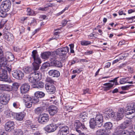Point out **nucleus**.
<instances>
[{"instance_id": "32", "label": "nucleus", "mask_w": 135, "mask_h": 135, "mask_svg": "<svg viewBox=\"0 0 135 135\" xmlns=\"http://www.w3.org/2000/svg\"><path fill=\"white\" fill-rule=\"evenodd\" d=\"M124 111L122 109H120L118 111V113L117 119V120H119L122 119L123 117Z\"/></svg>"}, {"instance_id": "41", "label": "nucleus", "mask_w": 135, "mask_h": 135, "mask_svg": "<svg viewBox=\"0 0 135 135\" xmlns=\"http://www.w3.org/2000/svg\"><path fill=\"white\" fill-rule=\"evenodd\" d=\"M0 81L6 82H10L11 80L8 76H0Z\"/></svg>"}, {"instance_id": "37", "label": "nucleus", "mask_w": 135, "mask_h": 135, "mask_svg": "<svg viewBox=\"0 0 135 135\" xmlns=\"http://www.w3.org/2000/svg\"><path fill=\"white\" fill-rule=\"evenodd\" d=\"M4 37L6 39L9 41H12L14 38L13 35L10 33L6 35Z\"/></svg>"}, {"instance_id": "8", "label": "nucleus", "mask_w": 135, "mask_h": 135, "mask_svg": "<svg viewBox=\"0 0 135 135\" xmlns=\"http://www.w3.org/2000/svg\"><path fill=\"white\" fill-rule=\"evenodd\" d=\"M14 123L13 121H9L7 122L5 125L6 131L8 132L12 131L14 129Z\"/></svg>"}, {"instance_id": "56", "label": "nucleus", "mask_w": 135, "mask_h": 135, "mask_svg": "<svg viewBox=\"0 0 135 135\" xmlns=\"http://www.w3.org/2000/svg\"><path fill=\"white\" fill-rule=\"evenodd\" d=\"M70 49V52L71 53H74V52L73 50L74 47V45L73 44H71L69 45Z\"/></svg>"}, {"instance_id": "28", "label": "nucleus", "mask_w": 135, "mask_h": 135, "mask_svg": "<svg viewBox=\"0 0 135 135\" xmlns=\"http://www.w3.org/2000/svg\"><path fill=\"white\" fill-rule=\"evenodd\" d=\"M87 113L86 112H83L80 113L79 115H78L77 117L80 120L83 121V120L87 118Z\"/></svg>"}, {"instance_id": "61", "label": "nucleus", "mask_w": 135, "mask_h": 135, "mask_svg": "<svg viewBox=\"0 0 135 135\" xmlns=\"http://www.w3.org/2000/svg\"><path fill=\"white\" fill-rule=\"evenodd\" d=\"M68 21L65 20H63L61 22L62 26H64L66 25Z\"/></svg>"}, {"instance_id": "19", "label": "nucleus", "mask_w": 135, "mask_h": 135, "mask_svg": "<svg viewBox=\"0 0 135 135\" xmlns=\"http://www.w3.org/2000/svg\"><path fill=\"white\" fill-rule=\"evenodd\" d=\"M16 114V113L13 112L10 110L8 109L5 111L4 115L6 118H15Z\"/></svg>"}, {"instance_id": "43", "label": "nucleus", "mask_w": 135, "mask_h": 135, "mask_svg": "<svg viewBox=\"0 0 135 135\" xmlns=\"http://www.w3.org/2000/svg\"><path fill=\"white\" fill-rule=\"evenodd\" d=\"M7 11L3 10L2 9H1V10L0 11V17H6L7 15L6 12Z\"/></svg>"}, {"instance_id": "53", "label": "nucleus", "mask_w": 135, "mask_h": 135, "mask_svg": "<svg viewBox=\"0 0 135 135\" xmlns=\"http://www.w3.org/2000/svg\"><path fill=\"white\" fill-rule=\"evenodd\" d=\"M7 21V20L4 19H2L1 20V22H0V23L2 28L3 27Z\"/></svg>"}, {"instance_id": "22", "label": "nucleus", "mask_w": 135, "mask_h": 135, "mask_svg": "<svg viewBox=\"0 0 135 135\" xmlns=\"http://www.w3.org/2000/svg\"><path fill=\"white\" fill-rule=\"evenodd\" d=\"M42 76H30L28 78L30 82L32 83H34L39 81L41 79Z\"/></svg>"}, {"instance_id": "4", "label": "nucleus", "mask_w": 135, "mask_h": 135, "mask_svg": "<svg viewBox=\"0 0 135 135\" xmlns=\"http://www.w3.org/2000/svg\"><path fill=\"white\" fill-rule=\"evenodd\" d=\"M58 127L57 124H51L46 126L44 128V130L48 133L53 132L56 131Z\"/></svg>"}, {"instance_id": "48", "label": "nucleus", "mask_w": 135, "mask_h": 135, "mask_svg": "<svg viewBox=\"0 0 135 135\" xmlns=\"http://www.w3.org/2000/svg\"><path fill=\"white\" fill-rule=\"evenodd\" d=\"M133 85H127L125 86H122L121 87V89L122 90H128L132 86H133Z\"/></svg>"}, {"instance_id": "17", "label": "nucleus", "mask_w": 135, "mask_h": 135, "mask_svg": "<svg viewBox=\"0 0 135 135\" xmlns=\"http://www.w3.org/2000/svg\"><path fill=\"white\" fill-rule=\"evenodd\" d=\"M58 109L57 107L54 105H51L49 107V112L51 115H53L58 112Z\"/></svg>"}, {"instance_id": "59", "label": "nucleus", "mask_w": 135, "mask_h": 135, "mask_svg": "<svg viewBox=\"0 0 135 135\" xmlns=\"http://www.w3.org/2000/svg\"><path fill=\"white\" fill-rule=\"evenodd\" d=\"M36 20L35 19H32L30 23V25H35L36 24Z\"/></svg>"}, {"instance_id": "49", "label": "nucleus", "mask_w": 135, "mask_h": 135, "mask_svg": "<svg viewBox=\"0 0 135 135\" xmlns=\"http://www.w3.org/2000/svg\"><path fill=\"white\" fill-rule=\"evenodd\" d=\"M128 78H122L120 80V83L121 84H124L125 83L127 82V81L128 80Z\"/></svg>"}, {"instance_id": "47", "label": "nucleus", "mask_w": 135, "mask_h": 135, "mask_svg": "<svg viewBox=\"0 0 135 135\" xmlns=\"http://www.w3.org/2000/svg\"><path fill=\"white\" fill-rule=\"evenodd\" d=\"M46 81L48 82L47 83H54V81L49 76H47L45 80Z\"/></svg>"}, {"instance_id": "24", "label": "nucleus", "mask_w": 135, "mask_h": 135, "mask_svg": "<svg viewBox=\"0 0 135 135\" xmlns=\"http://www.w3.org/2000/svg\"><path fill=\"white\" fill-rule=\"evenodd\" d=\"M119 134L121 133V135H135L134 132H131L127 130H122L121 131H117Z\"/></svg>"}, {"instance_id": "36", "label": "nucleus", "mask_w": 135, "mask_h": 135, "mask_svg": "<svg viewBox=\"0 0 135 135\" xmlns=\"http://www.w3.org/2000/svg\"><path fill=\"white\" fill-rule=\"evenodd\" d=\"M113 126L112 123L110 122L106 123L104 125V127L106 129H111Z\"/></svg>"}, {"instance_id": "3", "label": "nucleus", "mask_w": 135, "mask_h": 135, "mask_svg": "<svg viewBox=\"0 0 135 135\" xmlns=\"http://www.w3.org/2000/svg\"><path fill=\"white\" fill-rule=\"evenodd\" d=\"M132 121L129 119L125 120L119 126H118L116 129V131H121L125 128L131 126Z\"/></svg>"}, {"instance_id": "39", "label": "nucleus", "mask_w": 135, "mask_h": 135, "mask_svg": "<svg viewBox=\"0 0 135 135\" xmlns=\"http://www.w3.org/2000/svg\"><path fill=\"white\" fill-rule=\"evenodd\" d=\"M32 100L31 98L28 94L24 95L23 97V100L24 102H31Z\"/></svg>"}, {"instance_id": "63", "label": "nucleus", "mask_w": 135, "mask_h": 135, "mask_svg": "<svg viewBox=\"0 0 135 135\" xmlns=\"http://www.w3.org/2000/svg\"><path fill=\"white\" fill-rule=\"evenodd\" d=\"M3 69L5 70L7 69L9 72L11 70V69L9 67H8V65H7L5 67H4Z\"/></svg>"}, {"instance_id": "62", "label": "nucleus", "mask_w": 135, "mask_h": 135, "mask_svg": "<svg viewBox=\"0 0 135 135\" xmlns=\"http://www.w3.org/2000/svg\"><path fill=\"white\" fill-rule=\"evenodd\" d=\"M20 33L24 32L25 31V28L22 26H21L20 28Z\"/></svg>"}, {"instance_id": "23", "label": "nucleus", "mask_w": 135, "mask_h": 135, "mask_svg": "<svg viewBox=\"0 0 135 135\" xmlns=\"http://www.w3.org/2000/svg\"><path fill=\"white\" fill-rule=\"evenodd\" d=\"M4 58L9 61H12L14 59V55L11 53L8 52L6 53Z\"/></svg>"}, {"instance_id": "12", "label": "nucleus", "mask_w": 135, "mask_h": 135, "mask_svg": "<svg viewBox=\"0 0 135 135\" xmlns=\"http://www.w3.org/2000/svg\"><path fill=\"white\" fill-rule=\"evenodd\" d=\"M50 65L52 66H55L58 67H61L62 66L61 62L55 58H51L50 59Z\"/></svg>"}, {"instance_id": "42", "label": "nucleus", "mask_w": 135, "mask_h": 135, "mask_svg": "<svg viewBox=\"0 0 135 135\" xmlns=\"http://www.w3.org/2000/svg\"><path fill=\"white\" fill-rule=\"evenodd\" d=\"M27 15L29 16H32L35 15L34 11L30 8H27Z\"/></svg>"}, {"instance_id": "18", "label": "nucleus", "mask_w": 135, "mask_h": 135, "mask_svg": "<svg viewBox=\"0 0 135 135\" xmlns=\"http://www.w3.org/2000/svg\"><path fill=\"white\" fill-rule=\"evenodd\" d=\"M30 88V85L28 84H23L21 87V92L22 94L26 93L28 91Z\"/></svg>"}, {"instance_id": "14", "label": "nucleus", "mask_w": 135, "mask_h": 135, "mask_svg": "<svg viewBox=\"0 0 135 135\" xmlns=\"http://www.w3.org/2000/svg\"><path fill=\"white\" fill-rule=\"evenodd\" d=\"M97 123V127H100L103 124V118L101 114H97L95 117V120Z\"/></svg>"}, {"instance_id": "20", "label": "nucleus", "mask_w": 135, "mask_h": 135, "mask_svg": "<svg viewBox=\"0 0 135 135\" xmlns=\"http://www.w3.org/2000/svg\"><path fill=\"white\" fill-rule=\"evenodd\" d=\"M16 113V119L20 121H21L23 120L25 115V113L24 112Z\"/></svg>"}, {"instance_id": "30", "label": "nucleus", "mask_w": 135, "mask_h": 135, "mask_svg": "<svg viewBox=\"0 0 135 135\" xmlns=\"http://www.w3.org/2000/svg\"><path fill=\"white\" fill-rule=\"evenodd\" d=\"M19 86L18 84L17 83H13L12 86L9 85L10 91L13 90L16 91Z\"/></svg>"}, {"instance_id": "34", "label": "nucleus", "mask_w": 135, "mask_h": 135, "mask_svg": "<svg viewBox=\"0 0 135 135\" xmlns=\"http://www.w3.org/2000/svg\"><path fill=\"white\" fill-rule=\"evenodd\" d=\"M49 74L50 76H59L60 73L57 70H51L49 72Z\"/></svg>"}, {"instance_id": "60", "label": "nucleus", "mask_w": 135, "mask_h": 135, "mask_svg": "<svg viewBox=\"0 0 135 135\" xmlns=\"http://www.w3.org/2000/svg\"><path fill=\"white\" fill-rule=\"evenodd\" d=\"M37 127V126L36 125H33V124L32 123L31 125L30 128L31 129L33 130H35V128Z\"/></svg>"}, {"instance_id": "55", "label": "nucleus", "mask_w": 135, "mask_h": 135, "mask_svg": "<svg viewBox=\"0 0 135 135\" xmlns=\"http://www.w3.org/2000/svg\"><path fill=\"white\" fill-rule=\"evenodd\" d=\"M13 106L15 108H18L19 107L18 103L17 102H15L13 103Z\"/></svg>"}, {"instance_id": "13", "label": "nucleus", "mask_w": 135, "mask_h": 135, "mask_svg": "<svg viewBox=\"0 0 135 135\" xmlns=\"http://www.w3.org/2000/svg\"><path fill=\"white\" fill-rule=\"evenodd\" d=\"M33 69L34 70L33 72H32L31 74V75H37L38 76H41V73L39 71H36L38 70L40 67V64H37L33 62Z\"/></svg>"}, {"instance_id": "5", "label": "nucleus", "mask_w": 135, "mask_h": 135, "mask_svg": "<svg viewBox=\"0 0 135 135\" xmlns=\"http://www.w3.org/2000/svg\"><path fill=\"white\" fill-rule=\"evenodd\" d=\"M11 5V3L9 0H6L2 2L1 7L3 10L8 11L10 9Z\"/></svg>"}, {"instance_id": "40", "label": "nucleus", "mask_w": 135, "mask_h": 135, "mask_svg": "<svg viewBox=\"0 0 135 135\" xmlns=\"http://www.w3.org/2000/svg\"><path fill=\"white\" fill-rule=\"evenodd\" d=\"M45 95L44 93L42 91H37L35 93V95L38 98L43 97Z\"/></svg>"}, {"instance_id": "33", "label": "nucleus", "mask_w": 135, "mask_h": 135, "mask_svg": "<svg viewBox=\"0 0 135 135\" xmlns=\"http://www.w3.org/2000/svg\"><path fill=\"white\" fill-rule=\"evenodd\" d=\"M12 74L13 76H23L24 75L22 71L18 70L14 71Z\"/></svg>"}, {"instance_id": "54", "label": "nucleus", "mask_w": 135, "mask_h": 135, "mask_svg": "<svg viewBox=\"0 0 135 135\" xmlns=\"http://www.w3.org/2000/svg\"><path fill=\"white\" fill-rule=\"evenodd\" d=\"M82 71V69L81 68L79 69H76V70H73V74L79 73L81 71Z\"/></svg>"}, {"instance_id": "2", "label": "nucleus", "mask_w": 135, "mask_h": 135, "mask_svg": "<svg viewBox=\"0 0 135 135\" xmlns=\"http://www.w3.org/2000/svg\"><path fill=\"white\" fill-rule=\"evenodd\" d=\"M74 126L76 131L77 132H80L81 131L86 130V128L84 123H81L78 120H75L74 123Z\"/></svg>"}, {"instance_id": "10", "label": "nucleus", "mask_w": 135, "mask_h": 135, "mask_svg": "<svg viewBox=\"0 0 135 135\" xmlns=\"http://www.w3.org/2000/svg\"><path fill=\"white\" fill-rule=\"evenodd\" d=\"M45 88L47 91L50 93H54L55 91V87L52 84L46 83L45 85Z\"/></svg>"}, {"instance_id": "52", "label": "nucleus", "mask_w": 135, "mask_h": 135, "mask_svg": "<svg viewBox=\"0 0 135 135\" xmlns=\"http://www.w3.org/2000/svg\"><path fill=\"white\" fill-rule=\"evenodd\" d=\"M37 97L35 96L33 99V100H31L32 102H33V103H36L38 102L39 101V99Z\"/></svg>"}, {"instance_id": "21", "label": "nucleus", "mask_w": 135, "mask_h": 135, "mask_svg": "<svg viewBox=\"0 0 135 135\" xmlns=\"http://www.w3.org/2000/svg\"><path fill=\"white\" fill-rule=\"evenodd\" d=\"M7 60L4 57H0V67L1 69L5 67L7 65Z\"/></svg>"}, {"instance_id": "1", "label": "nucleus", "mask_w": 135, "mask_h": 135, "mask_svg": "<svg viewBox=\"0 0 135 135\" xmlns=\"http://www.w3.org/2000/svg\"><path fill=\"white\" fill-rule=\"evenodd\" d=\"M60 129L57 135H67L69 133V129L68 127L64 125L62 123H58L57 124Z\"/></svg>"}, {"instance_id": "57", "label": "nucleus", "mask_w": 135, "mask_h": 135, "mask_svg": "<svg viewBox=\"0 0 135 135\" xmlns=\"http://www.w3.org/2000/svg\"><path fill=\"white\" fill-rule=\"evenodd\" d=\"M90 91L88 88H86L83 90L84 94H85L86 93L90 94Z\"/></svg>"}, {"instance_id": "38", "label": "nucleus", "mask_w": 135, "mask_h": 135, "mask_svg": "<svg viewBox=\"0 0 135 135\" xmlns=\"http://www.w3.org/2000/svg\"><path fill=\"white\" fill-rule=\"evenodd\" d=\"M104 85L107 86L104 88V90L107 91L111 89L114 86V84L107 83L104 84Z\"/></svg>"}, {"instance_id": "50", "label": "nucleus", "mask_w": 135, "mask_h": 135, "mask_svg": "<svg viewBox=\"0 0 135 135\" xmlns=\"http://www.w3.org/2000/svg\"><path fill=\"white\" fill-rule=\"evenodd\" d=\"M25 105L26 107L29 108L31 107L32 104V101L25 102Z\"/></svg>"}, {"instance_id": "35", "label": "nucleus", "mask_w": 135, "mask_h": 135, "mask_svg": "<svg viewBox=\"0 0 135 135\" xmlns=\"http://www.w3.org/2000/svg\"><path fill=\"white\" fill-rule=\"evenodd\" d=\"M51 55V53L50 52H45L41 54L42 58L46 59L48 58Z\"/></svg>"}, {"instance_id": "29", "label": "nucleus", "mask_w": 135, "mask_h": 135, "mask_svg": "<svg viewBox=\"0 0 135 135\" xmlns=\"http://www.w3.org/2000/svg\"><path fill=\"white\" fill-rule=\"evenodd\" d=\"M97 122L94 118L91 119L90 121V127L92 129L95 128V127H97Z\"/></svg>"}, {"instance_id": "9", "label": "nucleus", "mask_w": 135, "mask_h": 135, "mask_svg": "<svg viewBox=\"0 0 135 135\" xmlns=\"http://www.w3.org/2000/svg\"><path fill=\"white\" fill-rule=\"evenodd\" d=\"M10 98V96L9 94H3L1 96L0 101L1 104L5 105L8 102Z\"/></svg>"}, {"instance_id": "26", "label": "nucleus", "mask_w": 135, "mask_h": 135, "mask_svg": "<svg viewBox=\"0 0 135 135\" xmlns=\"http://www.w3.org/2000/svg\"><path fill=\"white\" fill-rule=\"evenodd\" d=\"M126 117L128 119H130L133 117H135V110H131L129 112H127L126 115Z\"/></svg>"}, {"instance_id": "11", "label": "nucleus", "mask_w": 135, "mask_h": 135, "mask_svg": "<svg viewBox=\"0 0 135 135\" xmlns=\"http://www.w3.org/2000/svg\"><path fill=\"white\" fill-rule=\"evenodd\" d=\"M104 113V117L108 119L113 117L115 115L114 112L111 109H106Z\"/></svg>"}, {"instance_id": "46", "label": "nucleus", "mask_w": 135, "mask_h": 135, "mask_svg": "<svg viewBox=\"0 0 135 135\" xmlns=\"http://www.w3.org/2000/svg\"><path fill=\"white\" fill-rule=\"evenodd\" d=\"M81 44L83 46H87L91 44V42L89 41H81Z\"/></svg>"}, {"instance_id": "16", "label": "nucleus", "mask_w": 135, "mask_h": 135, "mask_svg": "<svg viewBox=\"0 0 135 135\" xmlns=\"http://www.w3.org/2000/svg\"><path fill=\"white\" fill-rule=\"evenodd\" d=\"M44 104H43L44 105H43L44 108L41 107H37L35 109L34 111L35 113L39 114L42 112L44 109H45L47 108L49 105L48 103L46 102L44 103Z\"/></svg>"}, {"instance_id": "25", "label": "nucleus", "mask_w": 135, "mask_h": 135, "mask_svg": "<svg viewBox=\"0 0 135 135\" xmlns=\"http://www.w3.org/2000/svg\"><path fill=\"white\" fill-rule=\"evenodd\" d=\"M44 84L42 81H38L33 84L32 86L33 88L38 89L43 88L44 87Z\"/></svg>"}, {"instance_id": "64", "label": "nucleus", "mask_w": 135, "mask_h": 135, "mask_svg": "<svg viewBox=\"0 0 135 135\" xmlns=\"http://www.w3.org/2000/svg\"><path fill=\"white\" fill-rule=\"evenodd\" d=\"M0 135H8V134L6 132L2 131V130H0Z\"/></svg>"}, {"instance_id": "58", "label": "nucleus", "mask_w": 135, "mask_h": 135, "mask_svg": "<svg viewBox=\"0 0 135 135\" xmlns=\"http://www.w3.org/2000/svg\"><path fill=\"white\" fill-rule=\"evenodd\" d=\"M127 110H128V112H129L131 110H134V109H133V106L132 107V106H131V105L130 106L128 105V106H127ZM134 110L135 111V110Z\"/></svg>"}, {"instance_id": "45", "label": "nucleus", "mask_w": 135, "mask_h": 135, "mask_svg": "<svg viewBox=\"0 0 135 135\" xmlns=\"http://www.w3.org/2000/svg\"><path fill=\"white\" fill-rule=\"evenodd\" d=\"M1 70L0 71V74L2 76H7V71L4 69H1Z\"/></svg>"}, {"instance_id": "27", "label": "nucleus", "mask_w": 135, "mask_h": 135, "mask_svg": "<svg viewBox=\"0 0 135 135\" xmlns=\"http://www.w3.org/2000/svg\"><path fill=\"white\" fill-rule=\"evenodd\" d=\"M96 135H108L107 131L104 129H101L97 130L96 132Z\"/></svg>"}, {"instance_id": "6", "label": "nucleus", "mask_w": 135, "mask_h": 135, "mask_svg": "<svg viewBox=\"0 0 135 135\" xmlns=\"http://www.w3.org/2000/svg\"><path fill=\"white\" fill-rule=\"evenodd\" d=\"M49 117L48 115L46 113L43 114L38 118V120L40 123L45 124L49 121Z\"/></svg>"}, {"instance_id": "15", "label": "nucleus", "mask_w": 135, "mask_h": 135, "mask_svg": "<svg viewBox=\"0 0 135 135\" xmlns=\"http://www.w3.org/2000/svg\"><path fill=\"white\" fill-rule=\"evenodd\" d=\"M36 50H33L32 52V56L34 62L40 64L41 62V59L39 56L37 55Z\"/></svg>"}, {"instance_id": "31", "label": "nucleus", "mask_w": 135, "mask_h": 135, "mask_svg": "<svg viewBox=\"0 0 135 135\" xmlns=\"http://www.w3.org/2000/svg\"><path fill=\"white\" fill-rule=\"evenodd\" d=\"M0 90L10 91L9 85L3 84L0 85Z\"/></svg>"}, {"instance_id": "44", "label": "nucleus", "mask_w": 135, "mask_h": 135, "mask_svg": "<svg viewBox=\"0 0 135 135\" xmlns=\"http://www.w3.org/2000/svg\"><path fill=\"white\" fill-rule=\"evenodd\" d=\"M23 133L21 129H17L15 131L14 135H23Z\"/></svg>"}, {"instance_id": "51", "label": "nucleus", "mask_w": 135, "mask_h": 135, "mask_svg": "<svg viewBox=\"0 0 135 135\" xmlns=\"http://www.w3.org/2000/svg\"><path fill=\"white\" fill-rule=\"evenodd\" d=\"M32 122L30 120H27L25 122V126L26 127L30 128Z\"/></svg>"}, {"instance_id": "7", "label": "nucleus", "mask_w": 135, "mask_h": 135, "mask_svg": "<svg viewBox=\"0 0 135 135\" xmlns=\"http://www.w3.org/2000/svg\"><path fill=\"white\" fill-rule=\"evenodd\" d=\"M69 51V48L66 46L57 49L56 51V54L60 56H62L66 54Z\"/></svg>"}]
</instances>
